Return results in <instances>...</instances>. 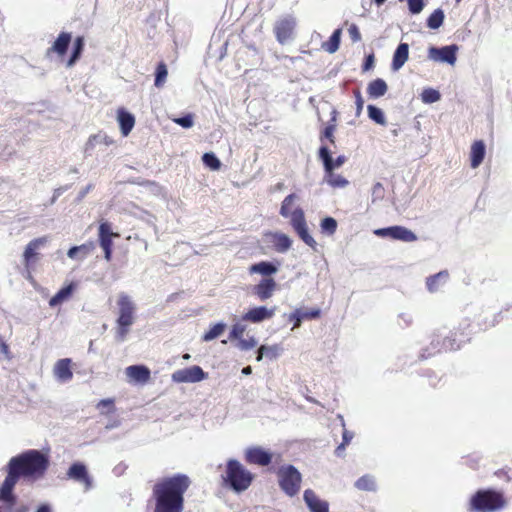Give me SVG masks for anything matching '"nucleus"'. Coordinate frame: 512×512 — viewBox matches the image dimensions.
<instances>
[{
	"label": "nucleus",
	"instance_id": "e433bc0d",
	"mask_svg": "<svg viewBox=\"0 0 512 512\" xmlns=\"http://www.w3.org/2000/svg\"><path fill=\"white\" fill-rule=\"evenodd\" d=\"M444 18H445V15H444L443 10L436 9L428 17L427 26L430 29H438L443 24Z\"/></svg>",
	"mask_w": 512,
	"mask_h": 512
},
{
	"label": "nucleus",
	"instance_id": "7c9ffc66",
	"mask_svg": "<svg viewBox=\"0 0 512 512\" xmlns=\"http://www.w3.org/2000/svg\"><path fill=\"white\" fill-rule=\"evenodd\" d=\"M271 236L273 247L277 252L284 253L291 248V240L286 234L277 232Z\"/></svg>",
	"mask_w": 512,
	"mask_h": 512
},
{
	"label": "nucleus",
	"instance_id": "412c9836",
	"mask_svg": "<svg viewBox=\"0 0 512 512\" xmlns=\"http://www.w3.org/2000/svg\"><path fill=\"white\" fill-rule=\"evenodd\" d=\"M71 360L68 358L60 359L54 366V375L60 382H68L72 379L73 373L70 368Z\"/></svg>",
	"mask_w": 512,
	"mask_h": 512
},
{
	"label": "nucleus",
	"instance_id": "f3484780",
	"mask_svg": "<svg viewBox=\"0 0 512 512\" xmlns=\"http://www.w3.org/2000/svg\"><path fill=\"white\" fill-rule=\"evenodd\" d=\"M67 477L69 479L83 483L86 487V490L92 487V478L88 474L87 468L83 463H73L67 471Z\"/></svg>",
	"mask_w": 512,
	"mask_h": 512
},
{
	"label": "nucleus",
	"instance_id": "f257e3e1",
	"mask_svg": "<svg viewBox=\"0 0 512 512\" xmlns=\"http://www.w3.org/2000/svg\"><path fill=\"white\" fill-rule=\"evenodd\" d=\"M48 458L38 450H29L10 459L8 474L0 488V499L10 502L13 499L12 490L22 476L36 480L44 475L48 468Z\"/></svg>",
	"mask_w": 512,
	"mask_h": 512
},
{
	"label": "nucleus",
	"instance_id": "79ce46f5",
	"mask_svg": "<svg viewBox=\"0 0 512 512\" xmlns=\"http://www.w3.org/2000/svg\"><path fill=\"white\" fill-rule=\"evenodd\" d=\"M392 203L397 211L405 210L406 206L410 202L409 194H394Z\"/></svg>",
	"mask_w": 512,
	"mask_h": 512
},
{
	"label": "nucleus",
	"instance_id": "7ed1b4c3",
	"mask_svg": "<svg viewBox=\"0 0 512 512\" xmlns=\"http://www.w3.org/2000/svg\"><path fill=\"white\" fill-rule=\"evenodd\" d=\"M254 479L253 474L238 460L229 459L226 464L223 481L233 491L240 493L247 490Z\"/></svg>",
	"mask_w": 512,
	"mask_h": 512
},
{
	"label": "nucleus",
	"instance_id": "6ab92c4d",
	"mask_svg": "<svg viewBox=\"0 0 512 512\" xmlns=\"http://www.w3.org/2000/svg\"><path fill=\"white\" fill-rule=\"evenodd\" d=\"M319 156L323 161L325 171L331 172L335 168L340 167L346 162V157L344 155L338 156L336 159L331 157L330 151L326 146H321L319 149Z\"/></svg>",
	"mask_w": 512,
	"mask_h": 512
},
{
	"label": "nucleus",
	"instance_id": "c756f323",
	"mask_svg": "<svg viewBox=\"0 0 512 512\" xmlns=\"http://www.w3.org/2000/svg\"><path fill=\"white\" fill-rule=\"evenodd\" d=\"M282 352V348L278 344L271 346L261 345L257 351V361H261L264 357L273 360L276 359Z\"/></svg>",
	"mask_w": 512,
	"mask_h": 512
},
{
	"label": "nucleus",
	"instance_id": "a19ab883",
	"mask_svg": "<svg viewBox=\"0 0 512 512\" xmlns=\"http://www.w3.org/2000/svg\"><path fill=\"white\" fill-rule=\"evenodd\" d=\"M327 174V181L333 188H345L347 186L348 181L342 175L336 174L333 171L327 172Z\"/></svg>",
	"mask_w": 512,
	"mask_h": 512
},
{
	"label": "nucleus",
	"instance_id": "c9c22d12",
	"mask_svg": "<svg viewBox=\"0 0 512 512\" xmlns=\"http://www.w3.org/2000/svg\"><path fill=\"white\" fill-rule=\"evenodd\" d=\"M226 324L223 322H219L214 324L203 336L202 340L205 342L212 341L219 337L225 330Z\"/></svg>",
	"mask_w": 512,
	"mask_h": 512
},
{
	"label": "nucleus",
	"instance_id": "20e7f679",
	"mask_svg": "<svg viewBox=\"0 0 512 512\" xmlns=\"http://www.w3.org/2000/svg\"><path fill=\"white\" fill-rule=\"evenodd\" d=\"M117 305L119 309V316L117 319L116 338L119 341H124L130 327L134 323L136 307L131 297L126 293L119 294Z\"/></svg>",
	"mask_w": 512,
	"mask_h": 512
},
{
	"label": "nucleus",
	"instance_id": "b1692460",
	"mask_svg": "<svg viewBox=\"0 0 512 512\" xmlns=\"http://www.w3.org/2000/svg\"><path fill=\"white\" fill-rule=\"evenodd\" d=\"M126 375L137 383H146L150 378V370L143 365H131L125 370Z\"/></svg>",
	"mask_w": 512,
	"mask_h": 512
},
{
	"label": "nucleus",
	"instance_id": "0e129e2a",
	"mask_svg": "<svg viewBox=\"0 0 512 512\" xmlns=\"http://www.w3.org/2000/svg\"><path fill=\"white\" fill-rule=\"evenodd\" d=\"M345 447L346 446L344 444H342V443L340 445H338V447L335 449V454L337 456H339V457L342 456V454H343V452L345 450Z\"/></svg>",
	"mask_w": 512,
	"mask_h": 512
},
{
	"label": "nucleus",
	"instance_id": "ea45409f",
	"mask_svg": "<svg viewBox=\"0 0 512 512\" xmlns=\"http://www.w3.org/2000/svg\"><path fill=\"white\" fill-rule=\"evenodd\" d=\"M368 116L371 120L380 125L386 124V119L382 110L374 105H368Z\"/></svg>",
	"mask_w": 512,
	"mask_h": 512
},
{
	"label": "nucleus",
	"instance_id": "cd10ccee",
	"mask_svg": "<svg viewBox=\"0 0 512 512\" xmlns=\"http://www.w3.org/2000/svg\"><path fill=\"white\" fill-rule=\"evenodd\" d=\"M85 46V39L83 36H77L73 42L72 53L66 62L67 67H72L81 58Z\"/></svg>",
	"mask_w": 512,
	"mask_h": 512
},
{
	"label": "nucleus",
	"instance_id": "5fc2aeb1",
	"mask_svg": "<svg viewBox=\"0 0 512 512\" xmlns=\"http://www.w3.org/2000/svg\"><path fill=\"white\" fill-rule=\"evenodd\" d=\"M348 33L352 42L356 43L361 41V33L356 24H351L348 28Z\"/></svg>",
	"mask_w": 512,
	"mask_h": 512
},
{
	"label": "nucleus",
	"instance_id": "f03ea898",
	"mask_svg": "<svg viewBox=\"0 0 512 512\" xmlns=\"http://www.w3.org/2000/svg\"><path fill=\"white\" fill-rule=\"evenodd\" d=\"M189 485V478L183 474L158 481L152 490L154 512H183L184 493Z\"/></svg>",
	"mask_w": 512,
	"mask_h": 512
},
{
	"label": "nucleus",
	"instance_id": "c85d7f7f",
	"mask_svg": "<svg viewBox=\"0 0 512 512\" xmlns=\"http://www.w3.org/2000/svg\"><path fill=\"white\" fill-rule=\"evenodd\" d=\"M448 278H449V274L447 271H440L439 273L428 277L426 280L427 289L430 292L437 291L440 287H442L448 281Z\"/></svg>",
	"mask_w": 512,
	"mask_h": 512
},
{
	"label": "nucleus",
	"instance_id": "3c124183",
	"mask_svg": "<svg viewBox=\"0 0 512 512\" xmlns=\"http://www.w3.org/2000/svg\"><path fill=\"white\" fill-rule=\"evenodd\" d=\"M245 330H246L245 325H243L241 323H236L232 327L229 338L240 340L241 338H243V334H244Z\"/></svg>",
	"mask_w": 512,
	"mask_h": 512
},
{
	"label": "nucleus",
	"instance_id": "680f3d73",
	"mask_svg": "<svg viewBox=\"0 0 512 512\" xmlns=\"http://www.w3.org/2000/svg\"><path fill=\"white\" fill-rule=\"evenodd\" d=\"M67 255L69 258L71 259H78L79 260V252H78V248L77 246H73L71 247L68 252H67Z\"/></svg>",
	"mask_w": 512,
	"mask_h": 512
},
{
	"label": "nucleus",
	"instance_id": "a878e982",
	"mask_svg": "<svg viewBox=\"0 0 512 512\" xmlns=\"http://www.w3.org/2000/svg\"><path fill=\"white\" fill-rule=\"evenodd\" d=\"M387 91V83L381 78L374 79L367 86V93L370 98L376 99L382 97L387 93Z\"/></svg>",
	"mask_w": 512,
	"mask_h": 512
},
{
	"label": "nucleus",
	"instance_id": "09e8293b",
	"mask_svg": "<svg viewBox=\"0 0 512 512\" xmlns=\"http://www.w3.org/2000/svg\"><path fill=\"white\" fill-rule=\"evenodd\" d=\"M77 248L79 252V260H83L94 251L95 243L93 241H89L80 246H77Z\"/></svg>",
	"mask_w": 512,
	"mask_h": 512
},
{
	"label": "nucleus",
	"instance_id": "338daca9",
	"mask_svg": "<svg viewBox=\"0 0 512 512\" xmlns=\"http://www.w3.org/2000/svg\"><path fill=\"white\" fill-rule=\"evenodd\" d=\"M190 357H191V356H190V354H188V353H186V354H184V355L182 356V358H183L184 360H189V359H190Z\"/></svg>",
	"mask_w": 512,
	"mask_h": 512
},
{
	"label": "nucleus",
	"instance_id": "052dcab7",
	"mask_svg": "<svg viewBox=\"0 0 512 512\" xmlns=\"http://www.w3.org/2000/svg\"><path fill=\"white\" fill-rule=\"evenodd\" d=\"M399 319L403 321V327H407L412 323V315L409 313H401Z\"/></svg>",
	"mask_w": 512,
	"mask_h": 512
},
{
	"label": "nucleus",
	"instance_id": "72a5a7b5",
	"mask_svg": "<svg viewBox=\"0 0 512 512\" xmlns=\"http://www.w3.org/2000/svg\"><path fill=\"white\" fill-rule=\"evenodd\" d=\"M340 39H341V29H336L330 36L329 40L327 42L323 43L324 50L329 53L336 52L339 49Z\"/></svg>",
	"mask_w": 512,
	"mask_h": 512
},
{
	"label": "nucleus",
	"instance_id": "f8f14e48",
	"mask_svg": "<svg viewBox=\"0 0 512 512\" xmlns=\"http://www.w3.org/2000/svg\"><path fill=\"white\" fill-rule=\"evenodd\" d=\"M48 242V237H39L30 241L23 253L24 265L28 273L33 268L38 259V250Z\"/></svg>",
	"mask_w": 512,
	"mask_h": 512
},
{
	"label": "nucleus",
	"instance_id": "f704fd0d",
	"mask_svg": "<svg viewBox=\"0 0 512 512\" xmlns=\"http://www.w3.org/2000/svg\"><path fill=\"white\" fill-rule=\"evenodd\" d=\"M355 487L363 491H375L376 482L373 476L364 475L355 482Z\"/></svg>",
	"mask_w": 512,
	"mask_h": 512
},
{
	"label": "nucleus",
	"instance_id": "9b49d317",
	"mask_svg": "<svg viewBox=\"0 0 512 512\" xmlns=\"http://www.w3.org/2000/svg\"><path fill=\"white\" fill-rule=\"evenodd\" d=\"M380 237H389L395 240H401L404 242H413L417 239L416 235L409 229L403 226H391L387 228H380L374 232Z\"/></svg>",
	"mask_w": 512,
	"mask_h": 512
},
{
	"label": "nucleus",
	"instance_id": "37998d69",
	"mask_svg": "<svg viewBox=\"0 0 512 512\" xmlns=\"http://www.w3.org/2000/svg\"><path fill=\"white\" fill-rule=\"evenodd\" d=\"M203 163L205 166L211 168L212 170H219L221 167L220 160L215 156L214 153H205L202 156Z\"/></svg>",
	"mask_w": 512,
	"mask_h": 512
},
{
	"label": "nucleus",
	"instance_id": "58836bf2",
	"mask_svg": "<svg viewBox=\"0 0 512 512\" xmlns=\"http://www.w3.org/2000/svg\"><path fill=\"white\" fill-rule=\"evenodd\" d=\"M320 229L323 234L331 236L337 230V221L332 217H326L321 221Z\"/></svg>",
	"mask_w": 512,
	"mask_h": 512
},
{
	"label": "nucleus",
	"instance_id": "0eeeda50",
	"mask_svg": "<svg viewBox=\"0 0 512 512\" xmlns=\"http://www.w3.org/2000/svg\"><path fill=\"white\" fill-rule=\"evenodd\" d=\"M297 21L293 15H285L277 19L273 26V33L281 45L294 38Z\"/></svg>",
	"mask_w": 512,
	"mask_h": 512
},
{
	"label": "nucleus",
	"instance_id": "473e14b6",
	"mask_svg": "<svg viewBox=\"0 0 512 512\" xmlns=\"http://www.w3.org/2000/svg\"><path fill=\"white\" fill-rule=\"evenodd\" d=\"M278 271V266L271 263L262 261L257 264H254L250 267V273H258L264 276H269Z\"/></svg>",
	"mask_w": 512,
	"mask_h": 512
},
{
	"label": "nucleus",
	"instance_id": "864d4df0",
	"mask_svg": "<svg viewBox=\"0 0 512 512\" xmlns=\"http://www.w3.org/2000/svg\"><path fill=\"white\" fill-rule=\"evenodd\" d=\"M409 11L412 14H419L424 8L423 0H407Z\"/></svg>",
	"mask_w": 512,
	"mask_h": 512
},
{
	"label": "nucleus",
	"instance_id": "6e6d98bb",
	"mask_svg": "<svg viewBox=\"0 0 512 512\" xmlns=\"http://www.w3.org/2000/svg\"><path fill=\"white\" fill-rule=\"evenodd\" d=\"M174 122L183 128H190L193 126V117L192 115L188 114L184 117L174 119Z\"/></svg>",
	"mask_w": 512,
	"mask_h": 512
},
{
	"label": "nucleus",
	"instance_id": "6e6552de",
	"mask_svg": "<svg viewBox=\"0 0 512 512\" xmlns=\"http://www.w3.org/2000/svg\"><path fill=\"white\" fill-rule=\"evenodd\" d=\"M291 225L299 238L314 251H317V242L310 235L302 209L296 208L291 215Z\"/></svg>",
	"mask_w": 512,
	"mask_h": 512
},
{
	"label": "nucleus",
	"instance_id": "ddd939ff",
	"mask_svg": "<svg viewBox=\"0 0 512 512\" xmlns=\"http://www.w3.org/2000/svg\"><path fill=\"white\" fill-rule=\"evenodd\" d=\"M118 234L113 233L111 230V226L107 222H103L99 226V244L101 248L104 250V257L107 261H110L112 258V246H113V237H117Z\"/></svg>",
	"mask_w": 512,
	"mask_h": 512
},
{
	"label": "nucleus",
	"instance_id": "a18cd8bd",
	"mask_svg": "<svg viewBox=\"0 0 512 512\" xmlns=\"http://www.w3.org/2000/svg\"><path fill=\"white\" fill-rule=\"evenodd\" d=\"M96 407L101 414L113 413L115 410L114 400L111 398L102 399L98 402Z\"/></svg>",
	"mask_w": 512,
	"mask_h": 512
},
{
	"label": "nucleus",
	"instance_id": "5701e85b",
	"mask_svg": "<svg viewBox=\"0 0 512 512\" xmlns=\"http://www.w3.org/2000/svg\"><path fill=\"white\" fill-rule=\"evenodd\" d=\"M320 309L315 308L309 311H303L301 309H295L292 313L288 315V320L293 322V329L298 328L301 322L305 319H316L320 316Z\"/></svg>",
	"mask_w": 512,
	"mask_h": 512
},
{
	"label": "nucleus",
	"instance_id": "8fccbe9b",
	"mask_svg": "<svg viewBox=\"0 0 512 512\" xmlns=\"http://www.w3.org/2000/svg\"><path fill=\"white\" fill-rule=\"evenodd\" d=\"M257 343L256 338L251 336L248 339L241 338L238 340L237 347L242 351H248L256 347Z\"/></svg>",
	"mask_w": 512,
	"mask_h": 512
},
{
	"label": "nucleus",
	"instance_id": "4c0bfd02",
	"mask_svg": "<svg viewBox=\"0 0 512 512\" xmlns=\"http://www.w3.org/2000/svg\"><path fill=\"white\" fill-rule=\"evenodd\" d=\"M168 70L164 62L158 63L155 71V82L154 85L158 88L162 87L167 79Z\"/></svg>",
	"mask_w": 512,
	"mask_h": 512
},
{
	"label": "nucleus",
	"instance_id": "de8ad7c7",
	"mask_svg": "<svg viewBox=\"0 0 512 512\" xmlns=\"http://www.w3.org/2000/svg\"><path fill=\"white\" fill-rule=\"evenodd\" d=\"M293 196H294V194H288V196L282 202L280 214L285 218L289 217L291 219V215L293 212V211H291V205H292L293 198H294Z\"/></svg>",
	"mask_w": 512,
	"mask_h": 512
},
{
	"label": "nucleus",
	"instance_id": "393cba45",
	"mask_svg": "<svg viewBox=\"0 0 512 512\" xmlns=\"http://www.w3.org/2000/svg\"><path fill=\"white\" fill-rule=\"evenodd\" d=\"M409 46L407 43H400L394 52L392 60V69L394 71L399 70L405 62L408 60Z\"/></svg>",
	"mask_w": 512,
	"mask_h": 512
},
{
	"label": "nucleus",
	"instance_id": "bb28decb",
	"mask_svg": "<svg viewBox=\"0 0 512 512\" xmlns=\"http://www.w3.org/2000/svg\"><path fill=\"white\" fill-rule=\"evenodd\" d=\"M118 122L123 136H128L135 125V118L124 109L118 111Z\"/></svg>",
	"mask_w": 512,
	"mask_h": 512
},
{
	"label": "nucleus",
	"instance_id": "a211bd4d",
	"mask_svg": "<svg viewBox=\"0 0 512 512\" xmlns=\"http://www.w3.org/2000/svg\"><path fill=\"white\" fill-rule=\"evenodd\" d=\"M456 51L457 46H445L442 48L431 47L429 49V55L432 59L454 64L456 62Z\"/></svg>",
	"mask_w": 512,
	"mask_h": 512
},
{
	"label": "nucleus",
	"instance_id": "4be33fe9",
	"mask_svg": "<svg viewBox=\"0 0 512 512\" xmlns=\"http://www.w3.org/2000/svg\"><path fill=\"white\" fill-rule=\"evenodd\" d=\"M486 147L483 140H476L472 143L470 149V165L472 168H477L484 160Z\"/></svg>",
	"mask_w": 512,
	"mask_h": 512
},
{
	"label": "nucleus",
	"instance_id": "aec40b11",
	"mask_svg": "<svg viewBox=\"0 0 512 512\" xmlns=\"http://www.w3.org/2000/svg\"><path fill=\"white\" fill-rule=\"evenodd\" d=\"M275 289L274 279L264 278L254 287V293L260 300H267L273 295Z\"/></svg>",
	"mask_w": 512,
	"mask_h": 512
},
{
	"label": "nucleus",
	"instance_id": "13d9d810",
	"mask_svg": "<svg viewBox=\"0 0 512 512\" xmlns=\"http://www.w3.org/2000/svg\"><path fill=\"white\" fill-rule=\"evenodd\" d=\"M460 348V344H455L454 343V340H450V339H446L444 340L443 344H442V349L444 350H456V349H459ZM441 348L438 349V351H440Z\"/></svg>",
	"mask_w": 512,
	"mask_h": 512
},
{
	"label": "nucleus",
	"instance_id": "423d86ee",
	"mask_svg": "<svg viewBox=\"0 0 512 512\" xmlns=\"http://www.w3.org/2000/svg\"><path fill=\"white\" fill-rule=\"evenodd\" d=\"M279 486L285 494L290 497L295 496L301 485V474L292 465L282 466L278 470Z\"/></svg>",
	"mask_w": 512,
	"mask_h": 512
},
{
	"label": "nucleus",
	"instance_id": "dca6fc26",
	"mask_svg": "<svg viewBox=\"0 0 512 512\" xmlns=\"http://www.w3.org/2000/svg\"><path fill=\"white\" fill-rule=\"evenodd\" d=\"M276 308H267L265 306H258L249 309L243 316L242 320L251 323H260L264 320L271 319L275 314Z\"/></svg>",
	"mask_w": 512,
	"mask_h": 512
},
{
	"label": "nucleus",
	"instance_id": "4d7b16f0",
	"mask_svg": "<svg viewBox=\"0 0 512 512\" xmlns=\"http://www.w3.org/2000/svg\"><path fill=\"white\" fill-rule=\"evenodd\" d=\"M339 419L341 421V425L343 426V428H345V422H344L343 417L339 415ZM353 436H354V434L352 432L344 429L343 434H342V444L347 446L352 441Z\"/></svg>",
	"mask_w": 512,
	"mask_h": 512
},
{
	"label": "nucleus",
	"instance_id": "69168bd1",
	"mask_svg": "<svg viewBox=\"0 0 512 512\" xmlns=\"http://www.w3.org/2000/svg\"><path fill=\"white\" fill-rule=\"evenodd\" d=\"M252 369L250 366H247V367H244L242 369V373L245 374V375H249L251 373Z\"/></svg>",
	"mask_w": 512,
	"mask_h": 512
},
{
	"label": "nucleus",
	"instance_id": "bf43d9fd",
	"mask_svg": "<svg viewBox=\"0 0 512 512\" xmlns=\"http://www.w3.org/2000/svg\"><path fill=\"white\" fill-rule=\"evenodd\" d=\"M374 61H375L374 55L373 54L368 55L365 59L363 67H362L363 71L370 70L374 66Z\"/></svg>",
	"mask_w": 512,
	"mask_h": 512
},
{
	"label": "nucleus",
	"instance_id": "e2e57ef3",
	"mask_svg": "<svg viewBox=\"0 0 512 512\" xmlns=\"http://www.w3.org/2000/svg\"><path fill=\"white\" fill-rule=\"evenodd\" d=\"M36 512H52V509L48 504H43L39 506Z\"/></svg>",
	"mask_w": 512,
	"mask_h": 512
},
{
	"label": "nucleus",
	"instance_id": "9d476101",
	"mask_svg": "<svg viewBox=\"0 0 512 512\" xmlns=\"http://www.w3.org/2000/svg\"><path fill=\"white\" fill-rule=\"evenodd\" d=\"M244 459L248 464L267 466L272 461V454L260 446H250L244 451Z\"/></svg>",
	"mask_w": 512,
	"mask_h": 512
},
{
	"label": "nucleus",
	"instance_id": "1a4fd4ad",
	"mask_svg": "<svg viewBox=\"0 0 512 512\" xmlns=\"http://www.w3.org/2000/svg\"><path fill=\"white\" fill-rule=\"evenodd\" d=\"M207 377L208 374L197 365L176 370L171 375V379L175 383H197L205 380Z\"/></svg>",
	"mask_w": 512,
	"mask_h": 512
},
{
	"label": "nucleus",
	"instance_id": "49530a36",
	"mask_svg": "<svg viewBox=\"0 0 512 512\" xmlns=\"http://www.w3.org/2000/svg\"><path fill=\"white\" fill-rule=\"evenodd\" d=\"M336 125L328 124L320 135V140L323 142L324 140H328L331 144H335V133Z\"/></svg>",
	"mask_w": 512,
	"mask_h": 512
},
{
	"label": "nucleus",
	"instance_id": "603ef678",
	"mask_svg": "<svg viewBox=\"0 0 512 512\" xmlns=\"http://www.w3.org/2000/svg\"><path fill=\"white\" fill-rule=\"evenodd\" d=\"M353 94L355 97L356 116H359L363 111L364 100H363L361 91L359 89H354Z\"/></svg>",
	"mask_w": 512,
	"mask_h": 512
},
{
	"label": "nucleus",
	"instance_id": "c03bdc74",
	"mask_svg": "<svg viewBox=\"0 0 512 512\" xmlns=\"http://www.w3.org/2000/svg\"><path fill=\"white\" fill-rule=\"evenodd\" d=\"M440 93L439 91L433 89V88H427L423 90L421 94V99L424 103H434L440 100Z\"/></svg>",
	"mask_w": 512,
	"mask_h": 512
},
{
	"label": "nucleus",
	"instance_id": "2f4dec72",
	"mask_svg": "<svg viewBox=\"0 0 512 512\" xmlns=\"http://www.w3.org/2000/svg\"><path fill=\"white\" fill-rule=\"evenodd\" d=\"M74 289L75 285L73 283L63 287L50 299L49 305L51 307H55L62 304L64 301H67L71 297Z\"/></svg>",
	"mask_w": 512,
	"mask_h": 512
},
{
	"label": "nucleus",
	"instance_id": "39448f33",
	"mask_svg": "<svg viewBox=\"0 0 512 512\" xmlns=\"http://www.w3.org/2000/svg\"><path fill=\"white\" fill-rule=\"evenodd\" d=\"M505 504L502 494L495 491H478L470 500L474 512H493Z\"/></svg>",
	"mask_w": 512,
	"mask_h": 512
},
{
	"label": "nucleus",
	"instance_id": "774afa93",
	"mask_svg": "<svg viewBox=\"0 0 512 512\" xmlns=\"http://www.w3.org/2000/svg\"><path fill=\"white\" fill-rule=\"evenodd\" d=\"M376 4L378 5H381L383 4L386 0H374Z\"/></svg>",
	"mask_w": 512,
	"mask_h": 512
},
{
	"label": "nucleus",
	"instance_id": "4468645a",
	"mask_svg": "<svg viewBox=\"0 0 512 512\" xmlns=\"http://www.w3.org/2000/svg\"><path fill=\"white\" fill-rule=\"evenodd\" d=\"M71 40V33L64 31L60 32L53 44L47 49L46 56L49 57L52 54H55L59 58H63L67 53Z\"/></svg>",
	"mask_w": 512,
	"mask_h": 512
},
{
	"label": "nucleus",
	"instance_id": "2eb2a0df",
	"mask_svg": "<svg viewBox=\"0 0 512 512\" xmlns=\"http://www.w3.org/2000/svg\"><path fill=\"white\" fill-rule=\"evenodd\" d=\"M303 499L310 512H329V503L321 499L312 489L304 491Z\"/></svg>",
	"mask_w": 512,
	"mask_h": 512
}]
</instances>
